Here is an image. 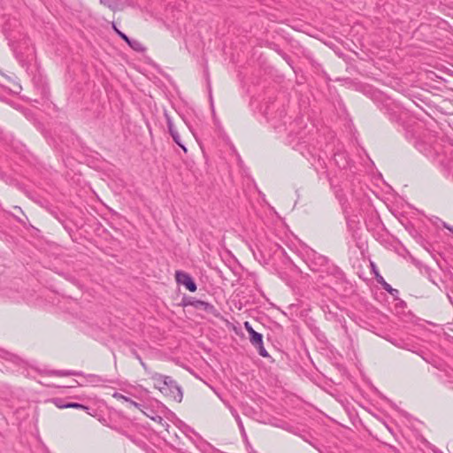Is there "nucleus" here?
<instances>
[{"label": "nucleus", "mask_w": 453, "mask_h": 453, "mask_svg": "<svg viewBox=\"0 0 453 453\" xmlns=\"http://www.w3.org/2000/svg\"><path fill=\"white\" fill-rule=\"evenodd\" d=\"M403 128L405 129V137L408 140H413L414 146L422 154L433 158L440 156L441 144L434 134L429 133L423 134L420 138H417V128L414 126L408 124L403 126Z\"/></svg>", "instance_id": "f257e3e1"}, {"label": "nucleus", "mask_w": 453, "mask_h": 453, "mask_svg": "<svg viewBox=\"0 0 453 453\" xmlns=\"http://www.w3.org/2000/svg\"><path fill=\"white\" fill-rule=\"evenodd\" d=\"M151 380L154 382V387L165 395H167L177 402H180L182 400V391L180 387L172 379V377L154 372L151 375Z\"/></svg>", "instance_id": "f03ea898"}, {"label": "nucleus", "mask_w": 453, "mask_h": 453, "mask_svg": "<svg viewBox=\"0 0 453 453\" xmlns=\"http://www.w3.org/2000/svg\"><path fill=\"white\" fill-rule=\"evenodd\" d=\"M111 429L115 430L116 432L119 433L120 434L126 436L127 439H129L133 443L140 447L141 449H144L145 451H149L150 447L142 440L132 434L128 429L125 428L124 426H111Z\"/></svg>", "instance_id": "7ed1b4c3"}, {"label": "nucleus", "mask_w": 453, "mask_h": 453, "mask_svg": "<svg viewBox=\"0 0 453 453\" xmlns=\"http://www.w3.org/2000/svg\"><path fill=\"white\" fill-rule=\"evenodd\" d=\"M175 279L177 283L184 285L190 292H195L197 288L193 278L185 272L176 271Z\"/></svg>", "instance_id": "20e7f679"}, {"label": "nucleus", "mask_w": 453, "mask_h": 453, "mask_svg": "<svg viewBox=\"0 0 453 453\" xmlns=\"http://www.w3.org/2000/svg\"><path fill=\"white\" fill-rule=\"evenodd\" d=\"M185 305H190L196 310H202L207 313H213L215 311V307L211 303L196 299L195 297H189L185 302Z\"/></svg>", "instance_id": "39448f33"}, {"label": "nucleus", "mask_w": 453, "mask_h": 453, "mask_svg": "<svg viewBox=\"0 0 453 453\" xmlns=\"http://www.w3.org/2000/svg\"><path fill=\"white\" fill-rule=\"evenodd\" d=\"M250 342L257 349L258 354L263 357H269L267 350L264 347L263 335L260 333H252L250 336Z\"/></svg>", "instance_id": "423d86ee"}, {"label": "nucleus", "mask_w": 453, "mask_h": 453, "mask_svg": "<svg viewBox=\"0 0 453 453\" xmlns=\"http://www.w3.org/2000/svg\"><path fill=\"white\" fill-rule=\"evenodd\" d=\"M393 122H402L406 117V113L400 111L397 106H387L385 112Z\"/></svg>", "instance_id": "0eeeda50"}, {"label": "nucleus", "mask_w": 453, "mask_h": 453, "mask_svg": "<svg viewBox=\"0 0 453 453\" xmlns=\"http://www.w3.org/2000/svg\"><path fill=\"white\" fill-rule=\"evenodd\" d=\"M165 116H166V120H167V127H168L169 133H170L173 140L174 141V142L176 144H178L183 150L184 152H187V148L181 142L180 136L178 131L176 130V128L174 127V125H173L172 119H170V117L167 114H165Z\"/></svg>", "instance_id": "6e6552de"}, {"label": "nucleus", "mask_w": 453, "mask_h": 453, "mask_svg": "<svg viewBox=\"0 0 453 453\" xmlns=\"http://www.w3.org/2000/svg\"><path fill=\"white\" fill-rule=\"evenodd\" d=\"M85 378V381L92 386H98L101 383L111 382L110 380L104 379L96 374H84L81 375Z\"/></svg>", "instance_id": "1a4fd4ad"}, {"label": "nucleus", "mask_w": 453, "mask_h": 453, "mask_svg": "<svg viewBox=\"0 0 453 453\" xmlns=\"http://www.w3.org/2000/svg\"><path fill=\"white\" fill-rule=\"evenodd\" d=\"M128 46L136 52H144L146 48L137 40L131 39L128 37V40L126 41Z\"/></svg>", "instance_id": "9d476101"}, {"label": "nucleus", "mask_w": 453, "mask_h": 453, "mask_svg": "<svg viewBox=\"0 0 453 453\" xmlns=\"http://www.w3.org/2000/svg\"><path fill=\"white\" fill-rule=\"evenodd\" d=\"M231 413L233 414V416L235 418V420L236 422L238 423V426L242 432V434L243 435H245V430H244V426L242 425V419L239 416V414L237 413V411L234 410V409H231Z\"/></svg>", "instance_id": "9b49d317"}, {"label": "nucleus", "mask_w": 453, "mask_h": 453, "mask_svg": "<svg viewBox=\"0 0 453 453\" xmlns=\"http://www.w3.org/2000/svg\"><path fill=\"white\" fill-rule=\"evenodd\" d=\"M55 373L59 376H69V375L81 376V375H83L82 372H73V371H58Z\"/></svg>", "instance_id": "f8f14e48"}, {"label": "nucleus", "mask_w": 453, "mask_h": 453, "mask_svg": "<svg viewBox=\"0 0 453 453\" xmlns=\"http://www.w3.org/2000/svg\"><path fill=\"white\" fill-rule=\"evenodd\" d=\"M380 280H379V284H380V285H381V287H382V288H383L384 290H386L388 293V292L395 291V288H393L391 287V285H390V284H388V283L384 280V278H383V277H380Z\"/></svg>", "instance_id": "ddd939ff"}, {"label": "nucleus", "mask_w": 453, "mask_h": 453, "mask_svg": "<svg viewBox=\"0 0 453 453\" xmlns=\"http://www.w3.org/2000/svg\"><path fill=\"white\" fill-rule=\"evenodd\" d=\"M65 406H66V409L67 408H73V409H81V410H85V411L88 410V406L83 405V404L79 403H67Z\"/></svg>", "instance_id": "4468645a"}, {"label": "nucleus", "mask_w": 453, "mask_h": 453, "mask_svg": "<svg viewBox=\"0 0 453 453\" xmlns=\"http://www.w3.org/2000/svg\"><path fill=\"white\" fill-rule=\"evenodd\" d=\"M52 402L58 408L66 409V406H63V405H66L67 403H65L63 398H53Z\"/></svg>", "instance_id": "2eb2a0df"}, {"label": "nucleus", "mask_w": 453, "mask_h": 453, "mask_svg": "<svg viewBox=\"0 0 453 453\" xmlns=\"http://www.w3.org/2000/svg\"><path fill=\"white\" fill-rule=\"evenodd\" d=\"M112 29L114 30V32L123 40V41H127L128 40V36L124 34L123 32H121L118 27L117 26L115 25V23H112Z\"/></svg>", "instance_id": "dca6fc26"}, {"label": "nucleus", "mask_w": 453, "mask_h": 453, "mask_svg": "<svg viewBox=\"0 0 453 453\" xmlns=\"http://www.w3.org/2000/svg\"><path fill=\"white\" fill-rule=\"evenodd\" d=\"M244 326H245V329L247 330V332L249 333L250 336L252 335V333L256 332L249 322H245Z\"/></svg>", "instance_id": "f3484780"}, {"label": "nucleus", "mask_w": 453, "mask_h": 453, "mask_svg": "<svg viewBox=\"0 0 453 453\" xmlns=\"http://www.w3.org/2000/svg\"><path fill=\"white\" fill-rule=\"evenodd\" d=\"M244 326H245V329L247 330V332L249 333L250 336L252 335V333L256 332L249 322H245Z\"/></svg>", "instance_id": "a211bd4d"}, {"label": "nucleus", "mask_w": 453, "mask_h": 453, "mask_svg": "<svg viewBox=\"0 0 453 453\" xmlns=\"http://www.w3.org/2000/svg\"><path fill=\"white\" fill-rule=\"evenodd\" d=\"M13 52L18 59L22 60V54L20 51L18 50L16 47H13Z\"/></svg>", "instance_id": "6ab92c4d"}, {"label": "nucleus", "mask_w": 453, "mask_h": 453, "mask_svg": "<svg viewBox=\"0 0 453 453\" xmlns=\"http://www.w3.org/2000/svg\"><path fill=\"white\" fill-rule=\"evenodd\" d=\"M112 396L115 398V399H118V400H122V398H125V395H123L122 394L120 393H118V392H115Z\"/></svg>", "instance_id": "aec40b11"}, {"label": "nucleus", "mask_w": 453, "mask_h": 453, "mask_svg": "<svg viewBox=\"0 0 453 453\" xmlns=\"http://www.w3.org/2000/svg\"><path fill=\"white\" fill-rule=\"evenodd\" d=\"M130 403L131 405H133L134 407L138 408V409H140V407H141V404H140V403H136V402L133 401L132 399H131V401H130V403Z\"/></svg>", "instance_id": "412c9836"}, {"label": "nucleus", "mask_w": 453, "mask_h": 453, "mask_svg": "<svg viewBox=\"0 0 453 453\" xmlns=\"http://www.w3.org/2000/svg\"><path fill=\"white\" fill-rule=\"evenodd\" d=\"M184 433H185L186 434H188V433H195V432H194V430H193L191 427H189V426H185Z\"/></svg>", "instance_id": "4be33fe9"}, {"label": "nucleus", "mask_w": 453, "mask_h": 453, "mask_svg": "<svg viewBox=\"0 0 453 453\" xmlns=\"http://www.w3.org/2000/svg\"><path fill=\"white\" fill-rule=\"evenodd\" d=\"M443 226L445 228H447L448 230H449L453 234V226H450L447 225L446 223L443 224Z\"/></svg>", "instance_id": "5701e85b"}, {"label": "nucleus", "mask_w": 453, "mask_h": 453, "mask_svg": "<svg viewBox=\"0 0 453 453\" xmlns=\"http://www.w3.org/2000/svg\"><path fill=\"white\" fill-rule=\"evenodd\" d=\"M374 275H375V279H376L377 282L379 283V280H380V277H382V276L379 273V272H375Z\"/></svg>", "instance_id": "b1692460"}, {"label": "nucleus", "mask_w": 453, "mask_h": 453, "mask_svg": "<svg viewBox=\"0 0 453 453\" xmlns=\"http://www.w3.org/2000/svg\"><path fill=\"white\" fill-rule=\"evenodd\" d=\"M152 419L155 420V421H158V422H162L163 421V418L160 416H157L155 418H152Z\"/></svg>", "instance_id": "393cba45"}, {"label": "nucleus", "mask_w": 453, "mask_h": 453, "mask_svg": "<svg viewBox=\"0 0 453 453\" xmlns=\"http://www.w3.org/2000/svg\"><path fill=\"white\" fill-rule=\"evenodd\" d=\"M391 296H395L396 295H398V290L395 288V291H392V292H388Z\"/></svg>", "instance_id": "a878e982"}, {"label": "nucleus", "mask_w": 453, "mask_h": 453, "mask_svg": "<svg viewBox=\"0 0 453 453\" xmlns=\"http://www.w3.org/2000/svg\"><path fill=\"white\" fill-rule=\"evenodd\" d=\"M319 260L321 264H324L326 261V258L325 257H319Z\"/></svg>", "instance_id": "bb28decb"}, {"label": "nucleus", "mask_w": 453, "mask_h": 453, "mask_svg": "<svg viewBox=\"0 0 453 453\" xmlns=\"http://www.w3.org/2000/svg\"><path fill=\"white\" fill-rule=\"evenodd\" d=\"M123 401L127 402V403H130L131 399L127 396H125V398H122Z\"/></svg>", "instance_id": "cd10ccee"}, {"label": "nucleus", "mask_w": 453, "mask_h": 453, "mask_svg": "<svg viewBox=\"0 0 453 453\" xmlns=\"http://www.w3.org/2000/svg\"><path fill=\"white\" fill-rule=\"evenodd\" d=\"M100 2L104 4H109V0H100Z\"/></svg>", "instance_id": "c85d7f7f"}, {"label": "nucleus", "mask_w": 453, "mask_h": 453, "mask_svg": "<svg viewBox=\"0 0 453 453\" xmlns=\"http://www.w3.org/2000/svg\"><path fill=\"white\" fill-rule=\"evenodd\" d=\"M139 360L141 362V365H142L143 368H146V365L145 363L142 362V360L141 359V357H139Z\"/></svg>", "instance_id": "c756f323"}, {"label": "nucleus", "mask_w": 453, "mask_h": 453, "mask_svg": "<svg viewBox=\"0 0 453 453\" xmlns=\"http://www.w3.org/2000/svg\"><path fill=\"white\" fill-rule=\"evenodd\" d=\"M447 297H448V299L449 300V302H450L451 303H453L452 298H451V296H450L449 294H447Z\"/></svg>", "instance_id": "7c9ffc66"}, {"label": "nucleus", "mask_w": 453, "mask_h": 453, "mask_svg": "<svg viewBox=\"0 0 453 453\" xmlns=\"http://www.w3.org/2000/svg\"><path fill=\"white\" fill-rule=\"evenodd\" d=\"M372 271L375 273V272H378L376 269H375V265L373 264H372Z\"/></svg>", "instance_id": "2f4dec72"}, {"label": "nucleus", "mask_w": 453, "mask_h": 453, "mask_svg": "<svg viewBox=\"0 0 453 453\" xmlns=\"http://www.w3.org/2000/svg\"><path fill=\"white\" fill-rule=\"evenodd\" d=\"M372 271L375 273V272H378L376 269H375V265L373 264H372Z\"/></svg>", "instance_id": "473e14b6"}]
</instances>
